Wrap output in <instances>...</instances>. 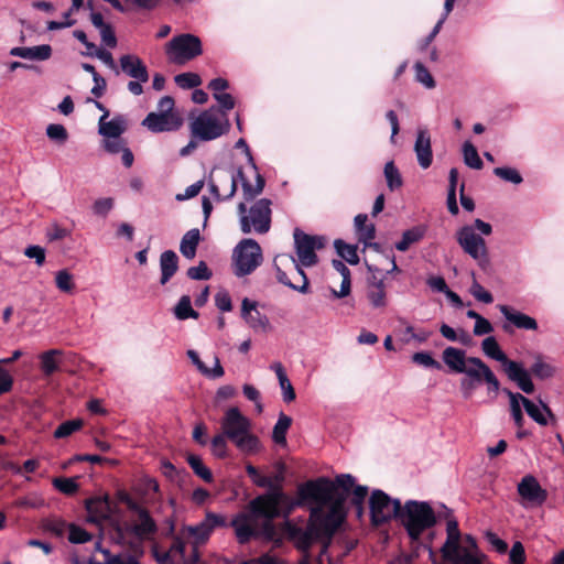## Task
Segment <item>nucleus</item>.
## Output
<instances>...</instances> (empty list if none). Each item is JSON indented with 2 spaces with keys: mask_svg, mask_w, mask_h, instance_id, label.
Returning <instances> with one entry per match:
<instances>
[{
  "mask_svg": "<svg viewBox=\"0 0 564 564\" xmlns=\"http://www.w3.org/2000/svg\"><path fill=\"white\" fill-rule=\"evenodd\" d=\"M367 495L368 487L356 486L349 474H341L334 481L325 477L306 481L299 487V496L301 500H312L318 506L312 510L305 525L288 524L290 538L299 549L307 550L322 535L332 534L340 527L349 496L358 517H361Z\"/></svg>",
  "mask_w": 564,
  "mask_h": 564,
  "instance_id": "f257e3e1",
  "label": "nucleus"
},
{
  "mask_svg": "<svg viewBox=\"0 0 564 564\" xmlns=\"http://www.w3.org/2000/svg\"><path fill=\"white\" fill-rule=\"evenodd\" d=\"M246 471L257 486L269 491L252 499L243 511L235 516L230 525L241 544L259 536L271 540L276 533L273 520L288 517L300 501L289 497L272 477L260 475L254 466L247 465Z\"/></svg>",
  "mask_w": 564,
  "mask_h": 564,
  "instance_id": "f03ea898",
  "label": "nucleus"
},
{
  "mask_svg": "<svg viewBox=\"0 0 564 564\" xmlns=\"http://www.w3.org/2000/svg\"><path fill=\"white\" fill-rule=\"evenodd\" d=\"M492 234V226L480 218L462 226L455 234L462 250L470 257L481 270L490 265V256L485 237Z\"/></svg>",
  "mask_w": 564,
  "mask_h": 564,
  "instance_id": "7ed1b4c3",
  "label": "nucleus"
},
{
  "mask_svg": "<svg viewBox=\"0 0 564 564\" xmlns=\"http://www.w3.org/2000/svg\"><path fill=\"white\" fill-rule=\"evenodd\" d=\"M398 521L412 542H417L423 533L432 529L437 520L431 505L426 501L408 500L401 507Z\"/></svg>",
  "mask_w": 564,
  "mask_h": 564,
  "instance_id": "20e7f679",
  "label": "nucleus"
},
{
  "mask_svg": "<svg viewBox=\"0 0 564 564\" xmlns=\"http://www.w3.org/2000/svg\"><path fill=\"white\" fill-rule=\"evenodd\" d=\"M230 129V122L227 113L220 112L216 107H212L200 112L189 123V130L193 138L200 141L215 140Z\"/></svg>",
  "mask_w": 564,
  "mask_h": 564,
  "instance_id": "39448f33",
  "label": "nucleus"
},
{
  "mask_svg": "<svg viewBox=\"0 0 564 564\" xmlns=\"http://www.w3.org/2000/svg\"><path fill=\"white\" fill-rule=\"evenodd\" d=\"M238 214L240 229L243 234L254 231L257 234H265L271 227V200L260 198L249 208L246 203L238 204Z\"/></svg>",
  "mask_w": 564,
  "mask_h": 564,
  "instance_id": "423d86ee",
  "label": "nucleus"
},
{
  "mask_svg": "<svg viewBox=\"0 0 564 564\" xmlns=\"http://www.w3.org/2000/svg\"><path fill=\"white\" fill-rule=\"evenodd\" d=\"M460 373L467 376L462 379L460 389L464 398H469L473 393L476 383L486 382L488 391L497 393L500 389V383L494 371L478 357H469Z\"/></svg>",
  "mask_w": 564,
  "mask_h": 564,
  "instance_id": "0eeeda50",
  "label": "nucleus"
},
{
  "mask_svg": "<svg viewBox=\"0 0 564 564\" xmlns=\"http://www.w3.org/2000/svg\"><path fill=\"white\" fill-rule=\"evenodd\" d=\"M263 254L260 245L251 238L242 239L232 252V271L238 278L251 274L261 265Z\"/></svg>",
  "mask_w": 564,
  "mask_h": 564,
  "instance_id": "6e6552de",
  "label": "nucleus"
},
{
  "mask_svg": "<svg viewBox=\"0 0 564 564\" xmlns=\"http://www.w3.org/2000/svg\"><path fill=\"white\" fill-rule=\"evenodd\" d=\"M165 53L171 63L183 65L203 53L202 42L196 35L181 34L166 43Z\"/></svg>",
  "mask_w": 564,
  "mask_h": 564,
  "instance_id": "1a4fd4ad",
  "label": "nucleus"
},
{
  "mask_svg": "<svg viewBox=\"0 0 564 564\" xmlns=\"http://www.w3.org/2000/svg\"><path fill=\"white\" fill-rule=\"evenodd\" d=\"M371 519L375 524H382L395 518L399 519L401 502L398 499H391L382 490H375L369 500Z\"/></svg>",
  "mask_w": 564,
  "mask_h": 564,
  "instance_id": "9d476101",
  "label": "nucleus"
},
{
  "mask_svg": "<svg viewBox=\"0 0 564 564\" xmlns=\"http://www.w3.org/2000/svg\"><path fill=\"white\" fill-rule=\"evenodd\" d=\"M294 243L299 262L303 267L310 268L317 263L316 250L325 246V239L321 236H310L295 229Z\"/></svg>",
  "mask_w": 564,
  "mask_h": 564,
  "instance_id": "9b49d317",
  "label": "nucleus"
},
{
  "mask_svg": "<svg viewBox=\"0 0 564 564\" xmlns=\"http://www.w3.org/2000/svg\"><path fill=\"white\" fill-rule=\"evenodd\" d=\"M225 525V519L215 513H207L204 521L197 525H183L180 530L183 536L187 538L188 543L198 545L205 543L216 527Z\"/></svg>",
  "mask_w": 564,
  "mask_h": 564,
  "instance_id": "f8f14e48",
  "label": "nucleus"
},
{
  "mask_svg": "<svg viewBox=\"0 0 564 564\" xmlns=\"http://www.w3.org/2000/svg\"><path fill=\"white\" fill-rule=\"evenodd\" d=\"M236 148L245 150L249 165H250V170H252V172L254 174V178H256V184L252 185L246 180L245 173L242 172V170H238V172H237L238 178L241 181V184H242L243 197L247 202H249L262 193L263 187H264V180L261 176V174L258 172L257 165L253 161V158L251 155L250 149H249L246 140L239 139L236 142Z\"/></svg>",
  "mask_w": 564,
  "mask_h": 564,
  "instance_id": "ddd939ff",
  "label": "nucleus"
},
{
  "mask_svg": "<svg viewBox=\"0 0 564 564\" xmlns=\"http://www.w3.org/2000/svg\"><path fill=\"white\" fill-rule=\"evenodd\" d=\"M221 430L227 438L234 441L251 430V421L238 408H229L221 420Z\"/></svg>",
  "mask_w": 564,
  "mask_h": 564,
  "instance_id": "4468645a",
  "label": "nucleus"
},
{
  "mask_svg": "<svg viewBox=\"0 0 564 564\" xmlns=\"http://www.w3.org/2000/svg\"><path fill=\"white\" fill-rule=\"evenodd\" d=\"M237 177L234 173L220 170L216 175L212 174L209 188L218 200L230 199L237 191Z\"/></svg>",
  "mask_w": 564,
  "mask_h": 564,
  "instance_id": "2eb2a0df",
  "label": "nucleus"
},
{
  "mask_svg": "<svg viewBox=\"0 0 564 564\" xmlns=\"http://www.w3.org/2000/svg\"><path fill=\"white\" fill-rule=\"evenodd\" d=\"M518 494L522 499L521 505L525 508L541 506L547 497L546 491L531 475L524 476L518 484Z\"/></svg>",
  "mask_w": 564,
  "mask_h": 564,
  "instance_id": "dca6fc26",
  "label": "nucleus"
},
{
  "mask_svg": "<svg viewBox=\"0 0 564 564\" xmlns=\"http://www.w3.org/2000/svg\"><path fill=\"white\" fill-rule=\"evenodd\" d=\"M241 317L257 333H267L271 329L268 316L258 310V302L248 297H245L241 302Z\"/></svg>",
  "mask_w": 564,
  "mask_h": 564,
  "instance_id": "f3484780",
  "label": "nucleus"
},
{
  "mask_svg": "<svg viewBox=\"0 0 564 564\" xmlns=\"http://www.w3.org/2000/svg\"><path fill=\"white\" fill-rule=\"evenodd\" d=\"M142 126L152 132L173 131L182 126V119L177 113L153 111L143 119Z\"/></svg>",
  "mask_w": 564,
  "mask_h": 564,
  "instance_id": "a211bd4d",
  "label": "nucleus"
},
{
  "mask_svg": "<svg viewBox=\"0 0 564 564\" xmlns=\"http://www.w3.org/2000/svg\"><path fill=\"white\" fill-rule=\"evenodd\" d=\"M446 541L443 544L441 552L443 558L447 562L448 558L457 556V552H462L465 557L464 561H470L469 555L463 549H459L460 531L456 520H448L446 523Z\"/></svg>",
  "mask_w": 564,
  "mask_h": 564,
  "instance_id": "6ab92c4d",
  "label": "nucleus"
},
{
  "mask_svg": "<svg viewBox=\"0 0 564 564\" xmlns=\"http://www.w3.org/2000/svg\"><path fill=\"white\" fill-rule=\"evenodd\" d=\"M87 521L100 525L110 519L112 510L108 496L94 497L86 500Z\"/></svg>",
  "mask_w": 564,
  "mask_h": 564,
  "instance_id": "aec40b11",
  "label": "nucleus"
},
{
  "mask_svg": "<svg viewBox=\"0 0 564 564\" xmlns=\"http://www.w3.org/2000/svg\"><path fill=\"white\" fill-rule=\"evenodd\" d=\"M156 531L158 525L147 509L137 516L133 523L127 527V532L133 534L140 541L152 539Z\"/></svg>",
  "mask_w": 564,
  "mask_h": 564,
  "instance_id": "412c9836",
  "label": "nucleus"
},
{
  "mask_svg": "<svg viewBox=\"0 0 564 564\" xmlns=\"http://www.w3.org/2000/svg\"><path fill=\"white\" fill-rule=\"evenodd\" d=\"M366 296L373 308H384L388 305L387 286L383 278L372 274L368 279Z\"/></svg>",
  "mask_w": 564,
  "mask_h": 564,
  "instance_id": "4be33fe9",
  "label": "nucleus"
},
{
  "mask_svg": "<svg viewBox=\"0 0 564 564\" xmlns=\"http://www.w3.org/2000/svg\"><path fill=\"white\" fill-rule=\"evenodd\" d=\"M414 152L416 154L417 163L422 169L431 166L433 161V153L431 147V135L426 129H419L416 140L414 143Z\"/></svg>",
  "mask_w": 564,
  "mask_h": 564,
  "instance_id": "5701e85b",
  "label": "nucleus"
},
{
  "mask_svg": "<svg viewBox=\"0 0 564 564\" xmlns=\"http://www.w3.org/2000/svg\"><path fill=\"white\" fill-rule=\"evenodd\" d=\"M498 310L500 311L502 316L514 327L523 330L538 329V322L535 321V318L505 304L498 305Z\"/></svg>",
  "mask_w": 564,
  "mask_h": 564,
  "instance_id": "b1692460",
  "label": "nucleus"
},
{
  "mask_svg": "<svg viewBox=\"0 0 564 564\" xmlns=\"http://www.w3.org/2000/svg\"><path fill=\"white\" fill-rule=\"evenodd\" d=\"M120 67L124 74L133 79H138L140 82L149 80L147 66L137 55H122L120 57Z\"/></svg>",
  "mask_w": 564,
  "mask_h": 564,
  "instance_id": "393cba45",
  "label": "nucleus"
},
{
  "mask_svg": "<svg viewBox=\"0 0 564 564\" xmlns=\"http://www.w3.org/2000/svg\"><path fill=\"white\" fill-rule=\"evenodd\" d=\"M109 116L108 111L100 117L98 123V131L104 137V139L109 138H119L127 130V122L123 117L118 116L107 121V117Z\"/></svg>",
  "mask_w": 564,
  "mask_h": 564,
  "instance_id": "a878e982",
  "label": "nucleus"
},
{
  "mask_svg": "<svg viewBox=\"0 0 564 564\" xmlns=\"http://www.w3.org/2000/svg\"><path fill=\"white\" fill-rule=\"evenodd\" d=\"M368 216L366 214H358L355 217V228L358 240L365 245L366 248H372L376 251L379 250V245L371 242L376 235V228L373 224H367Z\"/></svg>",
  "mask_w": 564,
  "mask_h": 564,
  "instance_id": "bb28decb",
  "label": "nucleus"
},
{
  "mask_svg": "<svg viewBox=\"0 0 564 564\" xmlns=\"http://www.w3.org/2000/svg\"><path fill=\"white\" fill-rule=\"evenodd\" d=\"M506 373L508 378L516 382L524 393L530 394L534 391V384L531 380L530 372L525 370L520 364L516 361L510 362Z\"/></svg>",
  "mask_w": 564,
  "mask_h": 564,
  "instance_id": "cd10ccee",
  "label": "nucleus"
},
{
  "mask_svg": "<svg viewBox=\"0 0 564 564\" xmlns=\"http://www.w3.org/2000/svg\"><path fill=\"white\" fill-rule=\"evenodd\" d=\"M524 401L525 412L538 424L545 426L550 421H555L553 412L542 400H539V404H535L529 399Z\"/></svg>",
  "mask_w": 564,
  "mask_h": 564,
  "instance_id": "c85d7f7f",
  "label": "nucleus"
},
{
  "mask_svg": "<svg viewBox=\"0 0 564 564\" xmlns=\"http://www.w3.org/2000/svg\"><path fill=\"white\" fill-rule=\"evenodd\" d=\"M12 56H18L31 61H46L52 55V47L48 44H42L32 47L18 46L10 51Z\"/></svg>",
  "mask_w": 564,
  "mask_h": 564,
  "instance_id": "c756f323",
  "label": "nucleus"
},
{
  "mask_svg": "<svg viewBox=\"0 0 564 564\" xmlns=\"http://www.w3.org/2000/svg\"><path fill=\"white\" fill-rule=\"evenodd\" d=\"M469 357L465 350L452 346L446 347L442 352L443 362L455 373H460Z\"/></svg>",
  "mask_w": 564,
  "mask_h": 564,
  "instance_id": "7c9ffc66",
  "label": "nucleus"
},
{
  "mask_svg": "<svg viewBox=\"0 0 564 564\" xmlns=\"http://www.w3.org/2000/svg\"><path fill=\"white\" fill-rule=\"evenodd\" d=\"M160 283L166 284L178 270V257L173 250H166L160 256Z\"/></svg>",
  "mask_w": 564,
  "mask_h": 564,
  "instance_id": "2f4dec72",
  "label": "nucleus"
},
{
  "mask_svg": "<svg viewBox=\"0 0 564 564\" xmlns=\"http://www.w3.org/2000/svg\"><path fill=\"white\" fill-rule=\"evenodd\" d=\"M187 357L191 359V361L196 366L198 371L210 379H218L221 378L225 373L223 366L220 365L219 358L215 355L214 356V367L208 368L199 358L198 354L189 349L187 350Z\"/></svg>",
  "mask_w": 564,
  "mask_h": 564,
  "instance_id": "473e14b6",
  "label": "nucleus"
},
{
  "mask_svg": "<svg viewBox=\"0 0 564 564\" xmlns=\"http://www.w3.org/2000/svg\"><path fill=\"white\" fill-rule=\"evenodd\" d=\"M459 549H463L466 551V553L469 555L470 561H464V556L462 552H457V556H453L452 558H448L447 562L449 564H479V561L476 556L477 545L473 536L470 535H460L459 540Z\"/></svg>",
  "mask_w": 564,
  "mask_h": 564,
  "instance_id": "72a5a7b5",
  "label": "nucleus"
},
{
  "mask_svg": "<svg viewBox=\"0 0 564 564\" xmlns=\"http://www.w3.org/2000/svg\"><path fill=\"white\" fill-rule=\"evenodd\" d=\"M481 349L487 357L501 362L505 371L509 368L510 362H514L513 360L508 359L507 355L501 350L494 336L486 337L481 341Z\"/></svg>",
  "mask_w": 564,
  "mask_h": 564,
  "instance_id": "f704fd0d",
  "label": "nucleus"
},
{
  "mask_svg": "<svg viewBox=\"0 0 564 564\" xmlns=\"http://www.w3.org/2000/svg\"><path fill=\"white\" fill-rule=\"evenodd\" d=\"M529 372L540 380H546L555 376L556 367L539 354L534 357Z\"/></svg>",
  "mask_w": 564,
  "mask_h": 564,
  "instance_id": "c9c22d12",
  "label": "nucleus"
},
{
  "mask_svg": "<svg viewBox=\"0 0 564 564\" xmlns=\"http://www.w3.org/2000/svg\"><path fill=\"white\" fill-rule=\"evenodd\" d=\"M62 355L59 349H50L40 355L41 370L46 377L58 370Z\"/></svg>",
  "mask_w": 564,
  "mask_h": 564,
  "instance_id": "e433bc0d",
  "label": "nucleus"
},
{
  "mask_svg": "<svg viewBox=\"0 0 564 564\" xmlns=\"http://www.w3.org/2000/svg\"><path fill=\"white\" fill-rule=\"evenodd\" d=\"M200 240L197 228L188 230L181 240L180 251L186 259H193L196 256V249Z\"/></svg>",
  "mask_w": 564,
  "mask_h": 564,
  "instance_id": "4c0bfd02",
  "label": "nucleus"
},
{
  "mask_svg": "<svg viewBox=\"0 0 564 564\" xmlns=\"http://www.w3.org/2000/svg\"><path fill=\"white\" fill-rule=\"evenodd\" d=\"M231 442L241 453L247 455L256 454L261 449V443L259 438L251 433V430Z\"/></svg>",
  "mask_w": 564,
  "mask_h": 564,
  "instance_id": "58836bf2",
  "label": "nucleus"
},
{
  "mask_svg": "<svg viewBox=\"0 0 564 564\" xmlns=\"http://www.w3.org/2000/svg\"><path fill=\"white\" fill-rule=\"evenodd\" d=\"M333 267L338 273H340L343 280H341V284H340V290L337 291V290L333 289L332 293L335 297L341 299V297L349 295V293H350V289H351L350 271L344 264V262L340 260H333Z\"/></svg>",
  "mask_w": 564,
  "mask_h": 564,
  "instance_id": "ea45409f",
  "label": "nucleus"
},
{
  "mask_svg": "<svg viewBox=\"0 0 564 564\" xmlns=\"http://www.w3.org/2000/svg\"><path fill=\"white\" fill-rule=\"evenodd\" d=\"M290 264H294V257L289 254H278L273 260L276 280L285 286L294 290L295 284L291 282L286 273L282 270L283 267H288Z\"/></svg>",
  "mask_w": 564,
  "mask_h": 564,
  "instance_id": "a19ab883",
  "label": "nucleus"
},
{
  "mask_svg": "<svg viewBox=\"0 0 564 564\" xmlns=\"http://www.w3.org/2000/svg\"><path fill=\"white\" fill-rule=\"evenodd\" d=\"M506 393L508 394L509 400H510V411H511V416L514 421V424L519 429H521L524 423V417H523V413L521 410V405L524 406V402H525L524 400H528V398L523 397L520 393L511 392L509 390H506Z\"/></svg>",
  "mask_w": 564,
  "mask_h": 564,
  "instance_id": "79ce46f5",
  "label": "nucleus"
},
{
  "mask_svg": "<svg viewBox=\"0 0 564 564\" xmlns=\"http://www.w3.org/2000/svg\"><path fill=\"white\" fill-rule=\"evenodd\" d=\"M292 424V419L284 413L279 415V419L273 427L272 438L279 445L286 444V432Z\"/></svg>",
  "mask_w": 564,
  "mask_h": 564,
  "instance_id": "37998d69",
  "label": "nucleus"
},
{
  "mask_svg": "<svg viewBox=\"0 0 564 564\" xmlns=\"http://www.w3.org/2000/svg\"><path fill=\"white\" fill-rule=\"evenodd\" d=\"M174 315L177 319L184 321L187 318H198V312L193 310L191 297L183 295L174 307Z\"/></svg>",
  "mask_w": 564,
  "mask_h": 564,
  "instance_id": "c03bdc74",
  "label": "nucleus"
},
{
  "mask_svg": "<svg viewBox=\"0 0 564 564\" xmlns=\"http://www.w3.org/2000/svg\"><path fill=\"white\" fill-rule=\"evenodd\" d=\"M463 156L464 163L475 170H480L482 167V161L477 152V149L470 141H465L463 144Z\"/></svg>",
  "mask_w": 564,
  "mask_h": 564,
  "instance_id": "a18cd8bd",
  "label": "nucleus"
},
{
  "mask_svg": "<svg viewBox=\"0 0 564 564\" xmlns=\"http://www.w3.org/2000/svg\"><path fill=\"white\" fill-rule=\"evenodd\" d=\"M424 230L420 227L411 228L403 232L402 239L395 243L399 251H406L411 245L420 241L423 238Z\"/></svg>",
  "mask_w": 564,
  "mask_h": 564,
  "instance_id": "49530a36",
  "label": "nucleus"
},
{
  "mask_svg": "<svg viewBox=\"0 0 564 564\" xmlns=\"http://www.w3.org/2000/svg\"><path fill=\"white\" fill-rule=\"evenodd\" d=\"M334 246L337 253L348 263L355 265L359 262L357 246L348 245L340 239L335 240Z\"/></svg>",
  "mask_w": 564,
  "mask_h": 564,
  "instance_id": "de8ad7c7",
  "label": "nucleus"
},
{
  "mask_svg": "<svg viewBox=\"0 0 564 564\" xmlns=\"http://www.w3.org/2000/svg\"><path fill=\"white\" fill-rule=\"evenodd\" d=\"M494 174L505 182L519 185L523 182L521 173L516 167L500 166L494 169Z\"/></svg>",
  "mask_w": 564,
  "mask_h": 564,
  "instance_id": "09e8293b",
  "label": "nucleus"
},
{
  "mask_svg": "<svg viewBox=\"0 0 564 564\" xmlns=\"http://www.w3.org/2000/svg\"><path fill=\"white\" fill-rule=\"evenodd\" d=\"M187 463L194 470V473L203 480H205L206 482H210L213 480L212 471L203 464L199 456L189 454L187 456Z\"/></svg>",
  "mask_w": 564,
  "mask_h": 564,
  "instance_id": "8fccbe9b",
  "label": "nucleus"
},
{
  "mask_svg": "<svg viewBox=\"0 0 564 564\" xmlns=\"http://www.w3.org/2000/svg\"><path fill=\"white\" fill-rule=\"evenodd\" d=\"M383 172L390 191H394L402 186L401 174L392 161L386 163Z\"/></svg>",
  "mask_w": 564,
  "mask_h": 564,
  "instance_id": "3c124183",
  "label": "nucleus"
},
{
  "mask_svg": "<svg viewBox=\"0 0 564 564\" xmlns=\"http://www.w3.org/2000/svg\"><path fill=\"white\" fill-rule=\"evenodd\" d=\"M176 85L183 89L198 87L202 84L200 77L195 73H182L174 78Z\"/></svg>",
  "mask_w": 564,
  "mask_h": 564,
  "instance_id": "603ef678",
  "label": "nucleus"
},
{
  "mask_svg": "<svg viewBox=\"0 0 564 564\" xmlns=\"http://www.w3.org/2000/svg\"><path fill=\"white\" fill-rule=\"evenodd\" d=\"M53 486L65 495H73L78 490L76 478L56 477L53 479Z\"/></svg>",
  "mask_w": 564,
  "mask_h": 564,
  "instance_id": "864d4df0",
  "label": "nucleus"
},
{
  "mask_svg": "<svg viewBox=\"0 0 564 564\" xmlns=\"http://www.w3.org/2000/svg\"><path fill=\"white\" fill-rule=\"evenodd\" d=\"M83 426V421L77 420H70L63 422L54 432V437L56 438H64L69 435H72L74 432L78 431Z\"/></svg>",
  "mask_w": 564,
  "mask_h": 564,
  "instance_id": "5fc2aeb1",
  "label": "nucleus"
},
{
  "mask_svg": "<svg viewBox=\"0 0 564 564\" xmlns=\"http://www.w3.org/2000/svg\"><path fill=\"white\" fill-rule=\"evenodd\" d=\"M415 78L424 87L432 89L435 87V80L429 69L421 63H416L415 66Z\"/></svg>",
  "mask_w": 564,
  "mask_h": 564,
  "instance_id": "6e6d98bb",
  "label": "nucleus"
},
{
  "mask_svg": "<svg viewBox=\"0 0 564 564\" xmlns=\"http://www.w3.org/2000/svg\"><path fill=\"white\" fill-rule=\"evenodd\" d=\"M55 283L57 289L63 292H70L74 289L73 276L67 270L56 272Z\"/></svg>",
  "mask_w": 564,
  "mask_h": 564,
  "instance_id": "4d7b16f0",
  "label": "nucleus"
},
{
  "mask_svg": "<svg viewBox=\"0 0 564 564\" xmlns=\"http://www.w3.org/2000/svg\"><path fill=\"white\" fill-rule=\"evenodd\" d=\"M68 531V540L72 543H86L91 540V534L78 525L69 524Z\"/></svg>",
  "mask_w": 564,
  "mask_h": 564,
  "instance_id": "13d9d810",
  "label": "nucleus"
},
{
  "mask_svg": "<svg viewBox=\"0 0 564 564\" xmlns=\"http://www.w3.org/2000/svg\"><path fill=\"white\" fill-rule=\"evenodd\" d=\"M46 134L51 140L57 141L59 143H64L68 138V133L65 127L57 123L48 124L46 128Z\"/></svg>",
  "mask_w": 564,
  "mask_h": 564,
  "instance_id": "bf43d9fd",
  "label": "nucleus"
},
{
  "mask_svg": "<svg viewBox=\"0 0 564 564\" xmlns=\"http://www.w3.org/2000/svg\"><path fill=\"white\" fill-rule=\"evenodd\" d=\"M115 202L111 197H102L95 200L93 205L94 214L106 217L113 208Z\"/></svg>",
  "mask_w": 564,
  "mask_h": 564,
  "instance_id": "052dcab7",
  "label": "nucleus"
},
{
  "mask_svg": "<svg viewBox=\"0 0 564 564\" xmlns=\"http://www.w3.org/2000/svg\"><path fill=\"white\" fill-rule=\"evenodd\" d=\"M45 235L50 241H58L68 237L70 231L59 226L57 223H53L47 227Z\"/></svg>",
  "mask_w": 564,
  "mask_h": 564,
  "instance_id": "680f3d73",
  "label": "nucleus"
},
{
  "mask_svg": "<svg viewBox=\"0 0 564 564\" xmlns=\"http://www.w3.org/2000/svg\"><path fill=\"white\" fill-rule=\"evenodd\" d=\"M187 275L192 280H208L212 276V272L204 261H200L198 265L191 267L187 270Z\"/></svg>",
  "mask_w": 564,
  "mask_h": 564,
  "instance_id": "e2e57ef3",
  "label": "nucleus"
},
{
  "mask_svg": "<svg viewBox=\"0 0 564 564\" xmlns=\"http://www.w3.org/2000/svg\"><path fill=\"white\" fill-rule=\"evenodd\" d=\"M412 360L416 365H420V366H423V367H426V368H436V369L441 368L440 362H437L432 357V355L430 352H425V351L415 352L412 356Z\"/></svg>",
  "mask_w": 564,
  "mask_h": 564,
  "instance_id": "0e129e2a",
  "label": "nucleus"
},
{
  "mask_svg": "<svg viewBox=\"0 0 564 564\" xmlns=\"http://www.w3.org/2000/svg\"><path fill=\"white\" fill-rule=\"evenodd\" d=\"M470 293L477 301L485 304H490L494 301L492 294L485 290V288L480 285L476 280L471 284Z\"/></svg>",
  "mask_w": 564,
  "mask_h": 564,
  "instance_id": "69168bd1",
  "label": "nucleus"
},
{
  "mask_svg": "<svg viewBox=\"0 0 564 564\" xmlns=\"http://www.w3.org/2000/svg\"><path fill=\"white\" fill-rule=\"evenodd\" d=\"M188 543L187 538L183 536V532L180 530L174 536H173V543L169 551H171L174 555L178 554L181 560H184L185 557V545Z\"/></svg>",
  "mask_w": 564,
  "mask_h": 564,
  "instance_id": "338daca9",
  "label": "nucleus"
},
{
  "mask_svg": "<svg viewBox=\"0 0 564 564\" xmlns=\"http://www.w3.org/2000/svg\"><path fill=\"white\" fill-rule=\"evenodd\" d=\"M104 564H141L140 561L132 554L129 553H119L110 558L109 562H105Z\"/></svg>",
  "mask_w": 564,
  "mask_h": 564,
  "instance_id": "774afa93",
  "label": "nucleus"
}]
</instances>
